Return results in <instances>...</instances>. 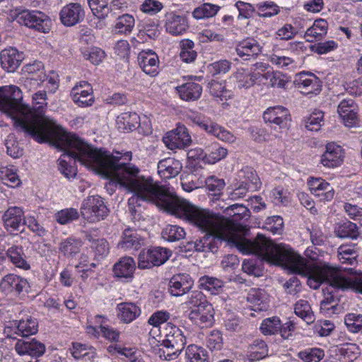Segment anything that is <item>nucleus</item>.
Returning <instances> with one entry per match:
<instances>
[{"label": "nucleus", "mask_w": 362, "mask_h": 362, "mask_svg": "<svg viewBox=\"0 0 362 362\" xmlns=\"http://www.w3.org/2000/svg\"><path fill=\"white\" fill-rule=\"evenodd\" d=\"M239 177L243 180L242 181H245V184L250 187L251 192L259 188L260 180L253 168L247 166L243 168Z\"/></svg>", "instance_id": "nucleus-50"}, {"label": "nucleus", "mask_w": 362, "mask_h": 362, "mask_svg": "<svg viewBox=\"0 0 362 362\" xmlns=\"http://www.w3.org/2000/svg\"><path fill=\"white\" fill-rule=\"evenodd\" d=\"M199 286L201 289L209 291L211 294H216L221 291L223 282L215 277L204 276L199 280Z\"/></svg>", "instance_id": "nucleus-48"}, {"label": "nucleus", "mask_w": 362, "mask_h": 362, "mask_svg": "<svg viewBox=\"0 0 362 362\" xmlns=\"http://www.w3.org/2000/svg\"><path fill=\"white\" fill-rule=\"evenodd\" d=\"M23 94L16 86H6L0 89V110L11 116L18 131L29 135L38 143L52 139L58 144L71 146V152L84 151L88 147L76 134L66 132L43 114L47 107V93L40 90L33 95V107L22 104Z\"/></svg>", "instance_id": "nucleus-3"}, {"label": "nucleus", "mask_w": 362, "mask_h": 362, "mask_svg": "<svg viewBox=\"0 0 362 362\" xmlns=\"http://www.w3.org/2000/svg\"><path fill=\"white\" fill-rule=\"evenodd\" d=\"M281 328V321L277 317L264 319L260 325V331L264 335H273L277 334Z\"/></svg>", "instance_id": "nucleus-59"}, {"label": "nucleus", "mask_w": 362, "mask_h": 362, "mask_svg": "<svg viewBox=\"0 0 362 362\" xmlns=\"http://www.w3.org/2000/svg\"><path fill=\"white\" fill-rule=\"evenodd\" d=\"M163 141L168 149H182L191 144L192 138L187 128L179 124L175 129L168 132L163 136Z\"/></svg>", "instance_id": "nucleus-9"}, {"label": "nucleus", "mask_w": 362, "mask_h": 362, "mask_svg": "<svg viewBox=\"0 0 362 362\" xmlns=\"http://www.w3.org/2000/svg\"><path fill=\"white\" fill-rule=\"evenodd\" d=\"M344 158L342 148L334 143L326 145L325 152L322 155L320 163L323 166L333 168L339 166Z\"/></svg>", "instance_id": "nucleus-21"}, {"label": "nucleus", "mask_w": 362, "mask_h": 362, "mask_svg": "<svg viewBox=\"0 0 362 362\" xmlns=\"http://www.w3.org/2000/svg\"><path fill=\"white\" fill-rule=\"evenodd\" d=\"M338 352L345 361H353L360 354V349L356 344L347 343L338 349Z\"/></svg>", "instance_id": "nucleus-61"}, {"label": "nucleus", "mask_w": 362, "mask_h": 362, "mask_svg": "<svg viewBox=\"0 0 362 362\" xmlns=\"http://www.w3.org/2000/svg\"><path fill=\"white\" fill-rule=\"evenodd\" d=\"M29 287L26 279L13 274L6 275L0 282V289L6 295H20L23 291H28Z\"/></svg>", "instance_id": "nucleus-12"}, {"label": "nucleus", "mask_w": 362, "mask_h": 362, "mask_svg": "<svg viewBox=\"0 0 362 362\" xmlns=\"http://www.w3.org/2000/svg\"><path fill=\"white\" fill-rule=\"evenodd\" d=\"M24 74H28L29 78L36 81H43L45 78L44 66L41 62L35 61L28 64L22 69Z\"/></svg>", "instance_id": "nucleus-44"}, {"label": "nucleus", "mask_w": 362, "mask_h": 362, "mask_svg": "<svg viewBox=\"0 0 362 362\" xmlns=\"http://www.w3.org/2000/svg\"><path fill=\"white\" fill-rule=\"evenodd\" d=\"M176 89L180 98L186 101L198 100L202 93V86L194 82H187Z\"/></svg>", "instance_id": "nucleus-33"}, {"label": "nucleus", "mask_w": 362, "mask_h": 362, "mask_svg": "<svg viewBox=\"0 0 362 362\" xmlns=\"http://www.w3.org/2000/svg\"><path fill=\"white\" fill-rule=\"evenodd\" d=\"M76 137L81 140L88 147L87 149H85L84 151H74L73 153L74 155H72L69 153L71 152V147L69 146H65V145H61L56 143L54 140L50 139L47 141V142L52 143L53 145H54L57 148H60L62 151H64V153L61 156V157L59 158V169L61 171V173L67 178L70 179L71 177H74L76 175V168L74 166H72L69 165L66 160V158H68L69 159H73L74 162H79L81 165L90 168L95 171L97 173L100 174L101 173L94 167L92 165H89L86 163H85L83 161V156H86V151H95L99 152L101 154L104 155H110V153L107 151H103L101 149H98L96 148L93 147L90 144H88L87 142H86L83 139L80 138L76 135ZM47 143V141L45 142Z\"/></svg>", "instance_id": "nucleus-5"}, {"label": "nucleus", "mask_w": 362, "mask_h": 362, "mask_svg": "<svg viewBox=\"0 0 362 362\" xmlns=\"http://www.w3.org/2000/svg\"><path fill=\"white\" fill-rule=\"evenodd\" d=\"M135 21L134 17L129 14H124L117 18L115 29L118 33H130L134 27Z\"/></svg>", "instance_id": "nucleus-56"}, {"label": "nucleus", "mask_w": 362, "mask_h": 362, "mask_svg": "<svg viewBox=\"0 0 362 362\" xmlns=\"http://www.w3.org/2000/svg\"><path fill=\"white\" fill-rule=\"evenodd\" d=\"M325 356V351L320 348H308L298 353V357L303 362H320Z\"/></svg>", "instance_id": "nucleus-58"}, {"label": "nucleus", "mask_w": 362, "mask_h": 362, "mask_svg": "<svg viewBox=\"0 0 362 362\" xmlns=\"http://www.w3.org/2000/svg\"><path fill=\"white\" fill-rule=\"evenodd\" d=\"M138 63L146 74L154 76L158 74V57L153 50L141 51L138 54Z\"/></svg>", "instance_id": "nucleus-22"}, {"label": "nucleus", "mask_w": 362, "mask_h": 362, "mask_svg": "<svg viewBox=\"0 0 362 362\" xmlns=\"http://www.w3.org/2000/svg\"><path fill=\"white\" fill-rule=\"evenodd\" d=\"M334 233L338 238L352 240L356 239L360 234L357 225L349 221L337 223L334 227Z\"/></svg>", "instance_id": "nucleus-34"}, {"label": "nucleus", "mask_w": 362, "mask_h": 362, "mask_svg": "<svg viewBox=\"0 0 362 362\" xmlns=\"http://www.w3.org/2000/svg\"><path fill=\"white\" fill-rule=\"evenodd\" d=\"M136 269V263L132 257H124L115 264L113 272L115 276L124 278L127 281H132Z\"/></svg>", "instance_id": "nucleus-25"}, {"label": "nucleus", "mask_w": 362, "mask_h": 362, "mask_svg": "<svg viewBox=\"0 0 362 362\" xmlns=\"http://www.w3.org/2000/svg\"><path fill=\"white\" fill-rule=\"evenodd\" d=\"M194 47V42L189 39L182 40L180 42V57L184 62L190 63L196 59L197 53Z\"/></svg>", "instance_id": "nucleus-52"}, {"label": "nucleus", "mask_w": 362, "mask_h": 362, "mask_svg": "<svg viewBox=\"0 0 362 362\" xmlns=\"http://www.w3.org/2000/svg\"><path fill=\"white\" fill-rule=\"evenodd\" d=\"M202 129L223 141L233 143L235 141V136L231 132L212 122L209 117L205 119L204 126Z\"/></svg>", "instance_id": "nucleus-30"}, {"label": "nucleus", "mask_w": 362, "mask_h": 362, "mask_svg": "<svg viewBox=\"0 0 362 362\" xmlns=\"http://www.w3.org/2000/svg\"><path fill=\"white\" fill-rule=\"evenodd\" d=\"M88 3L93 15L98 19L110 18L109 0H88Z\"/></svg>", "instance_id": "nucleus-47"}, {"label": "nucleus", "mask_w": 362, "mask_h": 362, "mask_svg": "<svg viewBox=\"0 0 362 362\" xmlns=\"http://www.w3.org/2000/svg\"><path fill=\"white\" fill-rule=\"evenodd\" d=\"M189 319L201 327H207L214 322L212 305H206L199 308H192L189 314Z\"/></svg>", "instance_id": "nucleus-23"}, {"label": "nucleus", "mask_w": 362, "mask_h": 362, "mask_svg": "<svg viewBox=\"0 0 362 362\" xmlns=\"http://www.w3.org/2000/svg\"><path fill=\"white\" fill-rule=\"evenodd\" d=\"M247 300L255 311L266 310L268 308L267 295L263 290L252 288L247 296Z\"/></svg>", "instance_id": "nucleus-36"}, {"label": "nucleus", "mask_w": 362, "mask_h": 362, "mask_svg": "<svg viewBox=\"0 0 362 362\" xmlns=\"http://www.w3.org/2000/svg\"><path fill=\"white\" fill-rule=\"evenodd\" d=\"M117 317L124 323H130L141 313V308L132 302L120 303L117 306Z\"/></svg>", "instance_id": "nucleus-28"}, {"label": "nucleus", "mask_w": 362, "mask_h": 362, "mask_svg": "<svg viewBox=\"0 0 362 362\" xmlns=\"http://www.w3.org/2000/svg\"><path fill=\"white\" fill-rule=\"evenodd\" d=\"M82 243L74 238H68L61 242L59 250L66 257H73L80 252Z\"/></svg>", "instance_id": "nucleus-51"}, {"label": "nucleus", "mask_w": 362, "mask_h": 362, "mask_svg": "<svg viewBox=\"0 0 362 362\" xmlns=\"http://www.w3.org/2000/svg\"><path fill=\"white\" fill-rule=\"evenodd\" d=\"M17 22L39 32L47 33L50 30L49 18L39 11L23 10L16 15Z\"/></svg>", "instance_id": "nucleus-7"}, {"label": "nucleus", "mask_w": 362, "mask_h": 362, "mask_svg": "<svg viewBox=\"0 0 362 362\" xmlns=\"http://www.w3.org/2000/svg\"><path fill=\"white\" fill-rule=\"evenodd\" d=\"M168 214L187 221L202 232L214 233L233 241L238 249L245 254H255L271 264L281 266L289 245L276 244L264 235L258 234L254 240L243 236L238 226L230 220L212 211L191 204L175 195Z\"/></svg>", "instance_id": "nucleus-2"}, {"label": "nucleus", "mask_w": 362, "mask_h": 362, "mask_svg": "<svg viewBox=\"0 0 362 362\" xmlns=\"http://www.w3.org/2000/svg\"><path fill=\"white\" fill-rule=\"evenodd\" d=\"M235 51L243 60H250L256 59L261 54L262 46L257 40L247 37L238 43Z\"/></svg>", "instance_id": "nucleus-19"}, {"label": "nucleus", "mask_w": 362, "mask_h": 362, "mask_svg": "<svg viewBox=\"0 0 362 362\" xmlns=\"http://www.w3.org/2000/svg\"><path fill=\"white\" fill-rule=\"evenodd\" d=\"M73 101L79 107H89L94 103L92 86L87 81L77 83L71 91Z\"/></svg>", "instance_id": "nucleus-13"}, {"label": "nucleus", "mask_w": 362, "mask_h": 362, "mask_svg": "<svg viewBox=\"0 0 362 362\" xmlns=\"http://www.w3.org/2000/svg\"><path fill=\"white\" fill-rule=\"evenodd\" d=\"M142 244L141 236L136 229L132 228H126L122 233V239L119 243V247L124 250H137Z\"/></svg>", "instance_id": "nucleus-29"}, {"label": "nucleus", "mask_w": 362, "mask_h": 362, "mask_svg": "<svg viewBox=\"0 0 362 362\" xmlns=\"http://www.w3.org/2000/svg\"><path fill=\"white\" fill-rule=\"evenodd\" d=\"M140 117L136 112H123L117 118V124L121 130L133 131L139 124Z\"/></svg>", "instance_id": "nucleus-39"}, {"label": "nucleus", "mask_w": 362, "mask_h": 362, "mask_svg": "<svg viewBox=\"0 0 362 362\" xmlns=\"http://www.w3.org/2000/svg\"><path fill=\"white\" fill-rule=\"evenodd\" d=\"M227 154L226 148L217 143H214L205 148L204 158L209 163H215L224 158Z\"/></svg>", "instance_id": "nucleus-42"}, {"label": "nucleus", "mask_w": 362, "mask_h": 362, "mask_svg": "<svg viewBox=\"0 0 362 362\" xmlns=\"http://www.w3.org/2000/svg\"><path fill=\"white\" fill-rule=\"evenodd\" d=\"M2 221L6 231L9 233L20 231L21 227L25 223L23 209L18 206L9 207L3 214Z\"/></svg>", "instance_id": "nucleus-15"}, {"label": "nucleus", "mask_w": 362, "mask_h": 362, "mask_svg": "<svg viewBox=\"0 0 362 362\" xmlns=\"http://www.w3.org/2000/svg\"><path fill=\"white\" fill-rule=\"evenodd\" d=\"M162 238L168 242H177L185 238L186 232L182 227L177 225H168L162 231Z\"/></svg>", "instance_id": "nucleus-49"}, {"label": "nucleus", "mask_w": 362, "mask_h": 362, "mask_svg": "<svg viewBox=\"0 0 362 362\" xmlns=\"http://www.w3.org/2000/svg\"><path fill=\"white\" fill-rule=\"evenodd\" d=\"M295 84L304 95H317L322 89V82L313 74L300 73L295 80Z\"/></svg>", "instance_id": "nucleus-17"}, {"label": "nucleus", "mask_w": 362, "mask_h": 362, "mask_svg": "<svg viewBox=\"0 0 362 362\" xmlns=\"http://www.w3.org/2000/svg\"><path fill=\"white\" fill-rule=\"evenodd\" d=\"M285 253L280 267L287 269L293 274L307 277L308 285L317 289L323 283H327L335 290H347L355 287L362 294V277L354 281L349 275L352 269H341L329 264L315 265L297 253L290 245Z\"/></svg>", "instance_id": "nucleus-4"}, {"label": "nucleus", "mask_w": 362, "mask_h": 362, "mask_svg": "<svg viewBox=\"0 0 362 362\" xmlns=\"http://www.w3.org/2000/svg\"><path fill=\"white\" fill-rule=\"evenodd\" d=\"M308 185L310 192L320 202H330L334 199L335 192L333 187L322 178L311 177L308 180Z\"/></svg>", "instance_id": "nucleus-14"}, {"label": "nucleus", "mask_w": 362, "mask_h": 362, "mask_svg": "<svg viewBox=\"0 0 362 362\" xmlns=\"http://www.w3.org/2000/svg\"><path fill=\"white\" fill-rule=\"evenodd\" d=\"M14 329L15 334L26 337L37 333L38 324L36 319L28 317L25 320L22 319L18 322H14Z\"/></svg>", "instance_id": "nucleus-35"}, {"label": "nucleus", "mask_w": 362, "mask_h": 362, "mask_svg": "<svg viewBox=\"0 0 362 362\" xmlns=\"http://www.w3.org/2000/svg\"><path fill=\"white\" fill-rule=\"evenodd\" d=\"M257 13L259 16L270 18L280 12L279 6L272 1H266L255 4Z\"/></svg>", "instance_id": "nucleus-54"}, {"label": "nucleus", "mask_w": 362, "mask_h": 362, "mask_svg": "<svg viewBox=\"0 0 362 362\" xmlns=\"http://www.w3.org/2000/svg\"><path fill=\"white\" fill-rule=\"evenodd\" d=\"M324 118V113L321 110H315L305 119V127L310 131L320 130Z\"/></svg>", "instance_id": "nucleus-62"}, {"label": "nucleus", "mask_w": 362, "mask_h": 362, "mask_svg": "<svg viewBox=\"0 0 362 362\" xmlns=\"http://www.w3.org/2000/svg\"><path fill=\"white\" fill-rule=\"evenodd\" d=\"M296 315L302 318L307 324L313 323L315 318L312 308L307 300H300L296 302L294 307Z\"/></svg>", "instance_id": "nucleus-46"}, {"label": "nucleus", "mask_w": 362, "mask_h": 362, "mask_svg": "<svg viewBox=\"0 0 362 362\" xmlns=\"http://www.w3.org/2000/svg\"><path fill=\"white\" fill-rule=\"evenodd\" d=\"M205 233L206 234L202 238V241L203 245L206 246L204 247L205 249H207L206 252H214L216 251V249L218 248L217 243L218 242H221L222 240L228 241L229 243H231L238 248V245L233 241L226 238L220 237L219 235L211 232Z\"/></svg>", "instance_id": "nucleus-53"}, {"label": "nucleus", "mask_w": 362, "mask_h": 362, "mask_svg": "<svg viewBox=\"0 0 362 362\" xmlns=\"http://www.w3.org/2000/svg\"><path fill=\"white\" fill-rule=\"evenodd\" d=\"M165 332L166 333L163 341L169 344H175V346L184 349L187 344V339L182 329L172 322H168Z\"/></svg>", "instance_id": "nucleus-31"}, {"label": "nucleus", "mask_w": 362, "mask_h": 362, "mask_svg": "<svg viewBox=\"0 0 362 362\" xmlns=\"http://www.w3.org/2000/svg\"><path fill=\"white\" fill-rule=\"evenodd\" d=\"M268 355V349L263 340H255L248 348L247 357L251 361H256L265 358Z\"/></svg>", "instance_id": "nucleus-43"}, {"label": "nucleus", "mask_w": 362, "mask_h": 362, "mask_svg": "<svg viewBox=\"0 0 362 362\" xmlns=\"http://www.w3.org/2000/svg\"><path fill=\"white\" fill-rule=\"evenodd\" d=\"M83 161L94 166L103 176L110 178L133 194L128 200L129 210L134 218H136L137 208L141 202L155 204L166 212L175 195L169 192L163 186L153 180L151 176H145L136 165L129 163L132 153L127 151L121 155H103L99 152L86 151Z\"/></svg>", "instance_id": "nucleus-1"}, {"label": "nucleus", "mask_w": 362, "mask_h": 362, "mask_svg": "<svg viewBox=\"0 0 362 362\" xmlns=\"http://www.w3.org/2000/svg\"><path fill=\"white\" fill-rule=\"evenodd\" d=\"M263 119L266 123L272 124V128L277 131L288 128L291 116L286 108L282 106H275L269 107L264 111Z\"/></svg>", "instance_id": "nucleus-10"}, {"label": "nucleus", "mask_w": 362, "mask_h": 362, "mask_svg": "<svg viewBox=\"0 0 362 362\" xmlns=\"http://www.w3.org/2000/svg\"><path fill=\"white\" fill-rule=\"evenodd\" d=\"M15 349L19 355L28 354L32 356L39 357L44 354L45 346L44 344L33 339L31 340H18Z\"/></svg>", "instance_id": "nucleus-24"}, {"label": "nucleus", "mask_w": 362, "mask_h": 362, "mask_svg": "<svg viewBox=\"0 0 362 362\" xmlns=\"http://www.w3.org/2000/svg\"><path fill=\"white\" fill-rule=\"evenodd\" d=\"M261 78L267 81V85L272 88H284L286 80L280 72L267 71L265 74H261Z\"/></svg>", "instance_id": "nucleus-64"}, {"label": "nucleus", "mask_w": 362, "mask_h": 362, "mask_svg": "<svg viewBox=\"0 0 362 362\" xmlns=\"http://www.w3.org/2000/svg\"><path fill=\"white\" fill-rule=\"evenodd\" d=\"M6 256L16 267L28 270L30 264L26 260V256L21 246L13 245L6 251Z\"/></svg>", "instance_id": "nucleus-37"}, {"label": "nucleus", "mask_w": 362, "mask_h": 362, "mask_svg": "<svg viewBox=\"0 0 362 362\" xmlns=\"http://www.w3.org/2000/svg\"><path fill=\"white\" fill-rule=\"evenodd\" d=\"M220 9V6L216 4L205 3L196 8L192 16L196 19L209 18L214 16Z\"/></svg>", "instance_id": "nucleus-55"}, {"label": "nucleus", "mask_w": 362, "mask_h": 362, "mask_svg": "<svg viewBox=\"0 0 362 362\" xmlns=\"http://www.w3.org/2000/svg\"><path fill=\"white\" fill-rule=\"evenodd\" d=\"M337 112L346 127H351L356 124L358 118L353 100H343L338 105Z\"/></svg>", "instance_id": "nucleus-26"}, {"label": "nucleus", "mask_w": 362, "mask_h": 362, "mask_svg": "<svg viewBox=\"0 0 362 362\" xmlns=\"http://www.w3.org/2000/svg\"><path fill=\"white\" fill-rule=\"evenodd\" d=\"M165 18L166 31L173 35H182L189 28L187 18L184 13L170 11L166 13Z\"/></svg>", "instance_id": "nucleus-16"}, {"label": "nucleus", "mask_w": 362, "mask_h": 362, "mask_svg": "<svg viewBox=\"0 0 362 362\" xmlns=\"http://www.w3.org/2000/svg\"><path fill=\"white\" fill-rule=\"evenodd\" d=\"M85 238L88 242L96 258L102 259L108 254L109 245L105 239L95 238L90 233H86Z\"/></svg>", "instance_id": "nucleus-38"}, {"label": "nucleus", "mask_w": 362, "mask_h": 362, "mask_svg": "<svg viewBox=\"0 0 362 362\" xmlns=\"http://www.w3.org/2000/svg\"><path fill=\"white\" fill-rule=\"evenodd\" d=\"M182 350L183 349L163 340L160 344L158 354L161 359L172 361L176 359Z\"/></svg>", "instance_id": "nucleus-45"}, {"label": "nucleus", "mask_w": 362, "mask_h": 362, "mask_svg": "<svg viewBox=\"0 0 362 362\" xmlns=\"http://www.w3.org/2000/svg\"><path fill=\"white\" fill-rule=\"evenodd\" d=\"M233 76L235 78V86L239 89H248L261 79L260 73L246 72L245 69L238 70Z\"/></svg>", "instance_id": "nucleus-32"}, {"label": "nucleus", "mask_w": 362, "mask_h": 362, "mask_svg": "<svg viewBox=\"0 0 362 362\" xmlns=\"http://www.w3.org/2000/svg\"><path fill=\"white\" fill-rule=\"evenodd\" d=\"M344 323L347 329L351 333L362 334V315L348 313L344 317Z\"/></svg>", "instance_id": "nucleus-57"}, {"label": "nucleus", "mask_w": 362, "mask_h": 362, "mask_svg": "<svg viewBox=\"0 0 362 362\" xmlns=\"http://www.w3.org/2000/svg\"><path fill=\"white\" fill-rule=\"evenodd\" d=\"M186 362H209L207 351L202 346L190 344L185 349Z\"/></svg>", "instance_id": "nucleus-40"}, {"label": "nucleus", "mask_w": 362, "mask_h": 362, "mask_svg": "<svg viewBox=\"0 0 362 362\" xmlns=\"http://www.w3.org/2000/svg\"><path fill=\"white\" fill-rule=\"evenodd\" d=\"M80 211L83 218L91 223L104 219L109 211L103 199L98 195L90 196L84 199Z\"/></svg>", "instance_id": "nucleus-6"}, {"label": "nucleus", "mask_w": 362, "mask_h": 362, "mask_svg": "<svg viewBox=\"0 0 362 362\" xmlns=\"http://www.w3.org/2000/svg\"><path fill=\"white\" fill-rule=\"evenodd\" d=\"M0 178L4 185L10 187H16L21 184V180L17 173L8 167L1 168Z\"/></svg>", "instance_id": "nucleus-63"}, {"label": "nucleus", "mask_w": 362, "mask_h": 362, "mask_svg": "<svg viewBox=\"0 0 362 362\" xmlns=\"http://www.w3.org/2000/svg\"><path fill=\"white\" fill-rule=\"evenodd\" d=\"M172 255V251L166 247H154L139 255V267L151 268L164 264Z\"/></svg>", "instance_id": "nucleus-8"}, {"label": "nucleus", "mask_w": 362, "mask_h": 362, "mask_svg": "<svg viewBox=\"0 0 362 362\" xmlns=\"http://www.w3.org/2000/svg\"><path fill=\"white\" fill-rule=\"evenodd\" d=\"M328 23L322 18L317 19L313 25L305 32V36L310 37L308 40L313 42L314 40L321 39L327 33Z\"/></svg>", "instance_id": "nucleus-41"}, {"label": "nucleus", "mask_w": 362, "mask_h": 362, "mask_svg": "<svg viewBox=\"0 0 362 362\" xmlns=\"http://www.w3.org/2000/svg\"><path fill=\"white\" fill-rule=\"evenodd\" d=\"M182 163L175 158H168L158 163V173L163 179L176 177L181 171Z\"/></svg>", "instance_id": "nucleus-27"}, {"label": "nucleus", "mask_w": 362, "mask_h": 362, "mask_svg": "<svg viewBox=\"0 0 362 362\" xmlns=\"http://www.w3.org/2000/svg\"><path fill=\"white\" fill-rule=\"evenodd\" d=\"M84 7L79 3L71 2L63 6L59 12V20L66 27H72L83 21Z\"/></svg>", "instance_id": "nucleus-11"}, {"label": "nucleus", "mask_w": 362, "mask_h": 362, "mask_svg": "<svg viewBox=\"0 0 362 362\" xmlns=\"http://www.w3.org/2000/svg\"><path fill=\"white\" fill-rule=\"evenodd\" d=\"M24 57V53L15 47L6 48L0 53L1 66L8 72H14L21 64Z\"/></svg>", "instance_id": "nucleus-18"}, {"label": "nucleus", "mask_w": 362, "mask_h": 362, "mask_svg": "<svg viewBox=\"0 0 362 362\" xmlns=\"http://www.w3.org/2000/svg\"><path fill=\"white\" fill-rule=\"evenodd\" d=\"M194 285V281L187 274L173 275L169 281L168 291L172 296H181L188 293Z\"/></svg>", "instance_id": "nucleus-20"}, {"label": "nucleus", "mask_w": 362, "mask_h": 362, "mask_svg": "<svg viewBox=\"0 0 362 362\" xmlns=\"http://www.w3.org/2000/svg\"><path fill=\"white\" fill-rule=\"evenodd\" d=\"M338 257L342 264L354 265L357 262L356 251L350 246L341 245L339 248Z\"/></svg>", "instance_id": "nucleus-60"}]
</instances>
